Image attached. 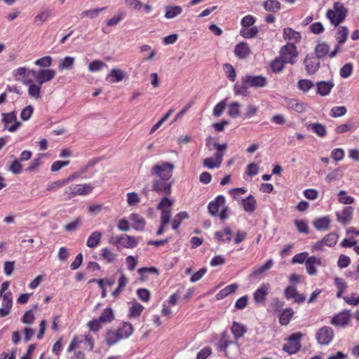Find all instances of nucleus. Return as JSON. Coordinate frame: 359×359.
<instances>
[{"label": "nucleus", "instance_id": "62", "mask_svg": "<svg viewBox=\"0 0 359 359\" xmlns=\"http://www.w3.org/2000/svg\"><path fill=\"white\" fill-rule=\"evenodd\" d=\"M64 196L65 201H69L76 196H78L75 184L67 187L64 191Z\"/></svg>", "mask_w": 359, "mask_h": 359}, {"label": "nucleus", "instance_id": "17", "mask_svg": "<svg viewBox=\"0 0 359 359\" xmlns=\"http://www.w3.org/2000/svg\"><path fill=\"white\" fill-rule=\"evenodd\" d=\"M1 297H2L3 300L1 307L0 308V316L6 317L10 313L11 309L13 306L12 293L11 292H7Z\"/></svg>", "mask_w": 359, "mask_h": 359}, {"label": "nucleus", "instance_id": "34", "mask_svg": "<svg viewBox=\"0 0 359 359\" xmlns=\"http://www.w3.org/2000/svg\"><path fill=\"white\" fill-rule=\"evenodd\" d=\"M257 202L255 197L252 195L248 196L242 201V205L245 211L253 212L256 208Z\"/></svg>", "mask_w": 359, "mask_h": 359}, {"label": "nucleus", "instance_id": "57", "mask_svg": "<svg viewBox=\"0 0 359 359\" xmlns=\"http://www.w3.org/2000/svg\"><path fill=\"white\" fill-rule=\"evenodd\" d=\"M173 201H171L168 198V196H164V197L161 200V201L157 205V209L163 211V210H169L170 208L172 205Z\"/></svg>", "mask_w": 359, "mask_h": 359}, {"label": "nucleus", "instance_id": "5", "mask_svg": "<svg viewBox=\"0 0 359 359\" xmlns=\"http://www.w3.org/2000/svg\"><path fill=\"white\" fill-rule=\"evenodd\" d=\"M214 147L217 149L214 158H206L203 162V166L209 169L218 168L221 166L223 161L224 152L227 148V144L226 143L219 144L218 142H215L214 143Z\"/></svg>", "mask_w": 359, "mask_h": 359}, {"label": "nucleus", "instance_id": "8", "mask_svg": "<svg viewBox=\"0 0 359 359\" xmlns=\"http://www.w3.org/2000/svg\"><path fill=\"white\" fill-rule=\"evenodd\" d=\"M81 344H84L86 347L88 348L89 351H93L94 348V339L89 334H88L83 336L81 335L74 337L68 346L67 352L70 353L76 350L79 347Z\"/></svg>", "mask_w": 359, "mask_h": 359}, {"label": "nucleus", "instance_id": "60", "mask_svg": "<svg viewBox=\"0 0 359 359\" xmlns=\"http://www.w3.org/2000/svg\"><path fill=\"white\" fill-rule=\"evenodd\" d=\"M65 185H66V183L64 181V180H59L48 183L46 187V190L48 191H55L56 190L62 188Z\"/></svg>", "mask_w": 359, "mask_h": 359}, {"label": "nucleus", "instance_id": "10", "mask_svg": "<svg viewBox=\"0 0 359 359\" xmlns=\"http://www.w3.org/2000/svg\"><path fill=\"white\" fill-rule=\"evenodd\" d=\"M349 30L346 26H339L335 34V39L337 41L334 49L331 51L329 57L333 58L341 51V45L344 43L348 36Z\"/></svg>", "mask_w": 359, "mask_h": 359}, {"label": "nucleus", "instance_id": "51", "mask_svg": "<svg viewBox=\"0 0 359 359\" xmlns=\"http://www.w3.org/2000/svg\"><path fill=\"white\" fill-rule=\"evenodd\" d=\"M113 77V80H110V82H119L122 81L125 77V72L121 69H112L109 74L107 75V78Z\"/></svg>", "mask_w": 359, "mask_h": 359}, {"label": "nucleus", "instance_id": "9", "mask_svg": "<svg viewBox=\"0 0 359 359\" xmlns=\"http://www.w3.org/2000/svg\"><path fill=\"white\" fill-rule=\"evenodd\" d=\"M1 116V121L4 124V128L9 132H15L22 125V123L18 121L15 111L3 113Z\"/></svg>", "mask_w": 359, "mask_h": 359}, {"label": "nucleus", "instance_id": "3", "mask_svg": "<svg viewBox=\"0 0 359 359\" xmlns=\"http://www.w3.org/2000/svg\"><path fill=\"white\" fill-rule=\"evenodd\" d=\"M348 15V8L339 1L334 3L332 8L328 9L325 17L330 20L331 25L338 27L342 23Z\"/></svg>", "mask_w": 359, "mask_h": 359}, {"label": "nucleus", "instance_id": "44", "mask_svg": "<svg viewBox=\"0 0 359 359\" xmlns=\"http://www.w3.org/2000/svg\"><path fill=\"white\" fill-rule=\"evenodd\" d=\"M263 6L266 11L276 13L280 11L281 4L276 0H266L264 2Z\"/></svg>", "mask_w": 359, "mask_h": 359}, {"label": "nucleus", "instance_id": "58", "mask_svg": "<svg viewBox=\"0 0 359 359\" xmlns=\"http://www.w3.org/2000/svg\"><path fill=\"white\" fill-rule=\"evenodd\" d=\"M102 325L103 324L99 321L98 318H94L87 323V327L88 330L95 333L98 332L102 329Z\"/></svg>", "mask_w": 359, "mask_h": 359}, {"label": "nucleus", "instance_id": "40", "mask_svg": "<svg viewBox=\"0 0 359 359\" xmlns=\"http://www.w3.org/2000/svg\"><path fill=\"white\" fill-rule=\"evenodd\" d=\"M273 266V260L269 259L264 265L254 269L252 273V277L254 278H259L263 273L269 270Z\"/></svg>", "mask_w": 359, "mask_h": 359}, {"label": "nucleus", "instance_id": "59", "mask_svg": "<svg viewBox=\"0 0 359 359\" xmlns=\"http://www.w3.org/2000/svg\"><path fill=\"white\" fill-rule=\"evenodd\" d=\"M298 88L303 92H308L314 85L313 83L309 79H300L297 83Z\"/></svg>", "mask_w": 359, "mask_h": 359}, {"label": "nucleus", "instance_id": "15", "mask_svg": "<svg viewBox=\"0 0 359 359\" xmlns=\"http://www.w3.org/2000/svg\"><path fill=\"white\" fill-rule=\"evenodd\" d=\"M319 60L317 57L309 55L305 57L304 64L308 74H313L318 70L320 65Z\"/></svg>", "mask_w": 359, "mask_h": 359}, {"label": "nucleus", "instance_id": "33", "mask_svg": "<svg viewBox=\"0 0 359 359\" xmlns=\"http://www.w3.org/2000/svg\"><path fill=\"white\" fill-rule=\"evenodd\" d=\"M165 17L167 19H172L182 13V8L180 6H167L165 8Z\"/></svg>", "mask_w": 359, "mask_h": 359}, {"label": "nucleus", "instance_id": "39", "mask_svg": "<svg viewBox=\"0 0 359 359\" xmlns=\"http://www.w3.org/2000/svg\"><path fill=\"white\" fill-rule=\"evenodd\" d=\"M102 233L100 231H93L87 239L86 245L88 248H94L100 243Z\"/></svg>", "mask_w": 359, "mask_h": 359}, {"label": "nucleus", "instance_id": "12", "mask_svg": "<svg viewBox=\"0 0 359 359\" xmlns=\"http://www.w3.org/2000/svg\"><path fill=\"white\" fill-rule=\"evenodd\" d=\"M334 337L333 330L328 326H323L320 328L316 334V339L321 345L329 344Z\"/></svg>", "mask_w": 359, "mask_h": 359}, {"label": "nucleus", "instance_id": "63", "mask_svg": "<svg viewBox=\"0 0 359 359\" xmlns=\"http://www.w3.org/2000/svg\"><path fill=\"white\" fill-rule=\"evenodd\" d=\"M104 66H106L104 62L98 60H95L88 65V69L89 72H95L102 69V68Z\"/></svg>", "mask_w": 359, "mask_h": 359}, {"label": "nucleus", "instance_id": "16", "mask_svg": "<svg viewBox=\"0 0 359 359\" xmlns=\"http://www.w3.org/2000/svg\"><path fill=\"white\" fill-rule=\"evenodd\" d=\"M285 297L287 299H293L294 302L302 304L304 303L306 297L303 294L299 293L296 287L290 285L284 290Z\"/></svg>", "mask_w": 359, "mask_h": 359}, {"label": "nucleus", "instance_id": "41", "mask_svg": "<svg viewBox=\"0 0 359 359\" xmlns=\"http://www.w3.org/2000/svg\"><path fill=\"white\" fill-rule=\"evenodd\" d=\"M285 64L287 63L279 56L271 61L270 67L273 72L280 73L284 69Z\"/></svg>", "mask_w": 359, "mask_h": 359}, {"label": "nucleus", "instance_id": "29", "mask_svg": "<svg viewBox=\"0 0 359 359\" xmlns=\"http://www.w3.org/2000/svg\"><path fill=\"white\" fill-rule=\"evenodd\" d=\"M316 57L323 59L330 54V46L325 42L318 43L314 50Z\"/></svg>", "mask_w": 359, "mask_h": 359}, {"label": "nucleus", "instance_id": "14", "mask_svg": "<svg viewBox=\"0 0 359 359\" xmlns=\"http://www.w3.org/2000/svg\"><path fill=\"white\" fill-rule=\"evenodd\" d=\"M241 80L245 81V83H248L249 87L263 88L267 84L266 78L261 75H245V76L242 77Z\"/></svg>", "mask_w": 359, "mask_h": 359}, {"label": "nucleus", "instance_id": "4", "mask_svg": "<svg viewBox=\"0 0 359 359\" xmlns=\"http://www.w3.org/2000/svg\"><path fill=\"white\" fill-rule=\"evenodd\" d=\"M175 165L166 161H160L151 169L150 175L154 179L170 180L172 177Z\"/></svg>", "mask_w": 359, "mask_h": 359}, {"label": "nucleus", "instance_id": "24", "mask_svg": "<svg viewBox=\"0 0 359 359\" xmlns=\"http://www.w3.org/2000/svg\"><path fill=\"white\" fill-rule=\"evenodd\" d=\"M97 318L103 325L109 324L115 319L114 311L111 307L108 306L102 311Z\"/></svg>", "mask_w": 359, "mask_h": 359}, {"label": "nucleus", "instance_id": "55", "mask_svg": "<svg viewBox=\"0 0 359 359\" xmlns=\"http://www.w3.org/2000/svg\"><path fill=\"white\" fill-rule=\"evenodd\" d=\"M241 104L238 102H234L229 105L228 115L232 118H236L241 115Z\"/></svg>", "mask_w": 359, "mask_h": 359}, {"label": "nucleus", "instance_id": "11", "mask_svg": "<svg viewBox=\"0 0 359 359\" xmlns=\"http://www.w3.org/2000/svg\"><path fill=\"white\" fill-rule=\"evenodd\" d=\"M302 334L299 332L291 334L286 344H284L283 349L289 354L296 353L300 348V340Z\"/></svg>", "mask_w": 359, "mask_h": 359}, {"label": "nucleus", "instance_id": "2", "mask_svg": "<svg viewBox=\"0 0 359 359\" xmlns=\"http://www.w3.org/2000/svg\"><path fill=\"white\" fill-rule=\"evenodd\" d=\"M208 210L212 216L219 217L222 221L229 217V209L226 205V198L222 195L217 196L208 203Z\"/></svg>", "mask_w": 359, "mask_h": 359}, {"label": "nucleus", "instance_id": "26", "mask_svg": "<svg viewBox=\"0 0 359 359\" xmlns=\"http://www.w3.org/2000/svg\"><path fill=\"white\" fill-rule=\"evenodd\" d=\"M120 341V337H118V334L115 329L109 328L107 330L104 334V341L107 346H114Z\"/></svg>", "mask_w": 359, "mask_h": 359}, {"label": "nucleus", "instance_id": "31", "mask_svg": "<svg viewBox=\"0 0 359 359\" xmlns=\"http://www.w3.org/2000/svg\"><path fill=\"white\" fill-rule=\"evenodd\" d=\"M283 38L285 40L292 41L294 43H297L301 40V34L293 29L287 27L283 29Z\"/></svg>", "mask_w": 359, "mask_h": 359}, {"label": "nucleus", "instance_id": "52", "mask_svg": "<svg viewBox=\"0 0 359 359\" xmlns=\"http://www.w3.org/2000/svg\"><path fill=\"white\" fill-rule=\"evenodd\" d=\"M223 70L226 76L231 81H234L236 78V73L234 67L229 63H225L223 65Z\"/></svg>", "mask_w": 359, "mask_h": 359}, {"label": "nucleus", "instance_id": "19", "mask_svg": "<svg viewBox=\"0 0 359 359\" xmlns=\"http://www.w3.org/2000/svg\"><path fill=\"white\" fill-rule=\"evenodd\" d=\"M233 53L237 58L243 60L250 55L251 50L247 42L242 41L235 46Z\"/></svg>", "mask_w": 359, "mask_h": 359}, {"label": "nucleus", "instance_id": "30", "mask_svg": "<svg viewBox=\"0 0 359 359\" xmlns=\"http://www.w3.org/2000/svg\"><path fill=\"white\" fill-rule=\"evenodd\" d=\"M334 87V83L332 81H320L317 83V93L322 96L327 95L332 88Z\"/></svg>", "mask_w": 359, "mask_h": 359}, {"label": "nucleus", "instance_id": "49", "mask_svg": "<svg viewBox=\"0 0 359 359\" xmlns=\"http://www.w3.org/2000/svg\"><path fill=\"white\" fill-rule=\"evenodd\" d=\"M339 236L336 233H330L325 235L323 238V242L325 245L328 247H333L338 241Z\"/></svg>", "mask_w": 359, "mask_h": 359}, {"label": "nucleus", "instance_id": "50", "mask_svg": "<svg viewBox=\"0 0 359 359\" xmlns=\"http://www.w3.org/2000/svg\"><path fill=\"white\" fill-rule=\"evenodd\" d=\"M338 201L341 204L351 205L355 201L354 198L351 196H348L346 191L341 190L338 193Z\"/></svg>", "mask_w": 359, "mask_h": 359}, {"label": "nucleus", "instance_id": "21", "mask_svg": "<svg viewBox=\"0 0 359 359\" xmlns=\"http://www.w3.org/2000/svg\"><path fill=\"white\" fill-rule=\"evenodd\" d=\"M270 288L269 284H262L253 293V299L256 304H264Z\"/></svg>", "mask_w": 359, "mask_h": 359}, {"label": "nucleus", "instance_id": "61", "mask_svg": "<svg viewBox=\"0 0 359 359\" xmlns=\"http://www.w3.org/2000/svg\"><path fill=\"white\" fill-rule=\"evenodd\" d=\"M41 86L34 83H32L29 86L28 93L29 95L35 99H38L40 97V91H41Z\"/></svg>", "mask_w": 359, "mask_h": 359}, {"label": "nucleus", "instance_id": "28", "mask_svg": "<svg viewBox=\"0 0 359 359\" xmlns=\"http://www.w3.org/2000/svg\"><path fill=\"white\" fill-rule=\"evenodd\" d=\"M232 231L228 226L224 227L223 231H218L215 233V238L219 242L229 243L231 241Z\"/></svg>", "mask_w": 359, "mask_h": 359}, {"label": "nucleus", "instance_id": "45", "mask_svg": "<svg viewBox=\"0 0 359 359\" xmlns=\"http://www.w3.org/2000/svg\"><path fill=\"white\" fill-rule=\"evenodd\" d=\"M74 61L75 59L73 57L66 56L59 62L58 68L60 70H70L73 68Z\"/></svg>", "mask_w": 359, "mask_h": 359}, {"label": "nucleus", "instance_id": "46", "mask_svg": "<svg viewBox=\"0 0 359 359\" xmlns=\"http://www.w3.org/2000/svg\"><path fill=\"white\" fill-rule=\"evenodd\" d=\"M258 32L257 27H244L240 30V35L245 39H252L256 36Z\"/></svg>", "mask_w": 359, "mask_h": 359}, {"label": "nucleus", "instance_id": "7", "mask_svg": "<svg viewBox=\"0 0 359 359\" xmlns=\"http://www.w3.org/2000/svg\"><path fill=\"white\" fill-rule=\"evenodd\" d=\"M173 181L170 180L154 179L151 189L158 195L169 196L172 193Z\"/></svg>", "mask_w": 359, "mask_h": 359}, {"label": "nucleus", "instance_id": "23", "mask_svg": "<svg viewBox=\"0 0 359 359\" xmlns=\"http://www.w3.org/2000/svg\"><path fill=\"white\" fill-rule=\"evenodd\" d=\"M55 76V72L53 69H41L40 70L36 76V81L39 85L52 80Z\"/></svg>", "mask_w": 359, "mask_h": 359}, {"label": "nucleus", "instance_id": "22", "mask_svg": "<svg viewBox=\"0 0 359 359\" xmlns=\"http://www.w3.org/2000/svg\"><path fill=\"white\" fill-rule=\"evenodd\" d=\"M323 262L320 258L315 256L309 257L305 263L306 272L310 276H313L317 273L316 266H322Z\"/></svg>", "mask_w": 359, "mask_h": 359}, {"label": "nucleus", "instance_id": "27", "mask_svg": "<svg viewBox=\"0 0 359 359\" xmlns=\"http://www.w3.org/2000/svg\"><path fill=\"white\" fill-rule=\"evenodd\" d=\"M331 219L329 216H325L316 219L313 222V226L318 231H325L330 227Z\"/></svg>", "mask_w": 359, "mask_h": 359}, {"label": "nucleus", "instance_id": "13", "mask_svg": "<svg viewBox=\"0 0 359 359\" xmlns=\"http://www.w3.org/2000/svg\"><path fill=\"white\" fill-rule=\"evenodd\" d=\"M351 318V314L350 311L344 310L332 318L331 323L336 327H344L349 324Z\"/></svg>", "mask_w": 359, "mask_h": 359}, {"label": "nucleus", "instance_id": "20", "mask_svg": "<svg viewBox=\"0 0 359 359\" xmlns=\"http://www.w3.org/2000/svg\"><path fill=\"white\" fill-rule=\"evenodd\" d=\"M353 208L351 206L344 207L341 211L337 212V221L345 225L349 223L353 219Z\"/></svg>", "mask_w": 359, "mask_h": 359}, {"label": "nucleus", "instance_id": "64", "mask_svg": "<svg viewBox=\"0 0 359 359\" xmlns=\"http://www.w3.org/2000/svg\"><path fill=\"white\" fill-rule=\"evenodd\" d=\"M11 172L15 175L20 174L22 171V165L20 161L15 158L10 165L9 169Z\"/></svg>", "mask_w": 359, "mask_h": 359}, {"label": "nucleus", "instance_id": "42", "mask_svg": "<svg viewBox=\"0 0 359 359\" xmlns=\"http://www.w3.org/2000/svg\"><path fill=\"white\" fill-rule=\"evenodd\" d=\"M51 15V12L48 9H44L40 11L34 19V22L37 25H41Z\"/></svg>", "mask_w": 359, "mask_h": 359}, {"label": "nucleus", "instance_id": "43", "mask_svg": "<svg viewBox=\"0 0 359 359\" xmlns=\"http://www.w3.org/2000/svg\"><path fill=\"white\" fill-rule=\"evenodd\" d=\"M189 215L186 211H182L176 215L175 218L171 222L172 228L177 231L180 226L182 221L188 218Z\"/></svg>", "mask_w": 359, "mask_h": 359}, {"label": "nucleus", "instance_id": "37", "mask_svg": "<svg viewBox=\"0 0 359 359\" xmlns=\"http://www.w3.org/2000/svg\"><path fill=\"white\" fill-rule=\"evenodd\" d=\"M308 130H311L320 137H324L327 134L326 128L324 125L318 123H310L307 126Z\"/></svg>", "mask_w": 359, "mask_h": 359}, {"label": "nucleus", "instance_id": "35", "mask_svg": "<svg viewBox=\"0 0 359 359\" xmlns=\"http://www.w3.org/2000/svg\"><path fill=\"white\" fill-rule=\"evenodd\" d=\"M294 311L291 308H286L279 315V323L282 325H287L290 322L294 315Z\"/></svg>", "mask_w": 359, "mask_h": 359}, {"label": "nucleus", "instance_id": "36", "mask_svg": "<svg viewBox=\"0 0 359 359\" xmlns=\"http://www.w3.org/2000/svg\"><path fill=\"white\" fill-rule=\"evenodd\" d=\"M237 288H238V285L236 283L230 284V285H227L226 287H225L224 288H223L222 290H221L216 294V299L217 300H221V299H224V297H226V296H228L229 294H231L235 292V291L237 290Z\"/></svg>", "mask_w": 359, "mask_h": 359}, {"label": "nucleus", "instance_id": "1", "mask_svg": "<svg viewBox=\"0 0 359 359\" xmlns=\"http://www.w3.org/2000/svg\"><path fill=\"white\" fill-rule=\"evenodd\" d=\"M231 331L233 335L234 340L230 339L229 335L224 331L219 334V339L216 344L217 350L223 351L224 355L227 358L231 357L228 352V348L231 345H235L238 348L239 345L237 341L247 333L248 329L242 323L233 321L231 327Z\"/></svg>", "mask_w": 359, "mask_h": 359}, {"label": "nucleus", "instance_id": "32", "mask_svg": "<svg viewBox=\"0 0 359 359\" xmlns=\"http://www.w3.org/2000/svg\"><path fill=\"white\" fill-rule=\"evenodd\" d=\"M130 218L133 222L132 227L134 229L137 231H141L144 229L145 226V222L142 216L137 213H133L130 215Z\"/></svg>", "mask_w": 359, "mask_h": 359}, {"label": "nucleus", "instance_id": "47", "mask_svg": "<svg viewBox=\"0 0 359 359\" xmlns=\"http://www.w3.org/2000/svg\"><path fill=\"white\" fill-rule=\"evenodd\" d=\"M100 256L107 263H114L116 259V255L108 248L102 249Z\"/></svg>", "mask_w": 359, "mask_h": 359}, {"label": "nucleus", "instance_id": "25", "mask_svg": "<svg viewBox=\"0 0 359 359\" xmlns=\"http://www.w3.org/2000/svg\"><path fill=\"white\" fill-rule=\"evenodd\" d=\"M122 241L121 242V247H123L125 248H135L140 242V238L133 236H129L127 234H123L122 235Z\"/></svg>", "mask_w": 359, "mask_h": 359}, {"label": "nucleus", "instance_id": "6", "mask_svg": "<svg viewBox=\"0 0 359 359\" xmlns=\"http://www.w3.org/2000/svg\"><path fill=\"white\" fill-rule=\"evenodd\" d=\"M298 55L299 52L294 43H287L281 47L279 52V56L284 62L290 65H294L296 62Z\"/></svg>", "mask_w": 359, "mask_h": 359}, {"label": "nucleus", "instance_id": "18", "mask_svg": "<svg viewBox=\"0 0 359 359\" xmlns=\"http://www.w3.org/2000/svg\"><path fill=\"white\" fill-rule=\"evenodd\" d=\"M115 330L118 333V337H120L121 340L128 339L133 334L134 332L133 326L129 322H122Z\"/></svg>", "mask_w": 359, "mask_h": 359}, {"label": "nucleus", "instance_id": "48", "mask_svg": "<svg viewBox=\"0 0 359 359\" xmlns=\"http://www.w3.org/2000/svg\"><path fill=\"white\" fill-rule=\"evenodd\" d=\"M75 187L78 193V196L88 195L90 194L94 189V187L90 184H75Z\"/></svg>", "mask_w": 359, "mask_h": 359}, {"label": "nucleus", "instance_id": "54", "mask_svg": "<svg viewBox=\"0 0 359 359\" xmlns=\"http://www.w3.org/2000/svg\"><path fill=\"white\" fill-rule=\"evenodd\" d=\"M144 307L140 303L135 302L130 307L129 316L130 318L139 316L143 311Z\"/></svg>", "mask_w": 359, "mask_h": 359}, {"label": "nucleus", "instance_id": "53", "mask_svg": "<svg viewBox=\"0 0 359 359\" xmlns=\"http://www.w3.org/2000/svg\"><path fill=\"white\" fill-rule=\"evenodd\" d=\"M248 88L249 86L248 83H245V81L241 80V84L236 83L234 86L233 90L235 94L237 95L246 96L248 94Z\"/></svg>", "mask_w": 359, "mask_h": 359}, {"label": "nucleus", "instance_id": "38", "mask_svg": "<svg viewBox=\"0 0 359 359\" xmlns=\"http://www.w3.org/2000/svg\"><path fill=\"white\" fill-rule=\"evenodd\" d=\"M334 283L335 287L337 289V292L336 294V296L337 298L342 297L343 293L346 291V290L348 287L347 283L346 281L339 277H336L334 279Z\"/></svg>", "mask_w": 359, "mask_h": 359}, {"label": "nucleus", "instance_id": "56", "mask_svg": "<svg viewBox=\"0 0 359 359\" xmlns=\"http://www.w3.org/2000/svg\"><path fill=\"white\" fill-rule=\"evenodd\" d=\"M106 7L86 10L81 13V16L82 18L88 17L93 19L96 18L100 12L104 11Z\"/></svg>", "mask_w": 359, "mask_h": 359}]
</instances>
